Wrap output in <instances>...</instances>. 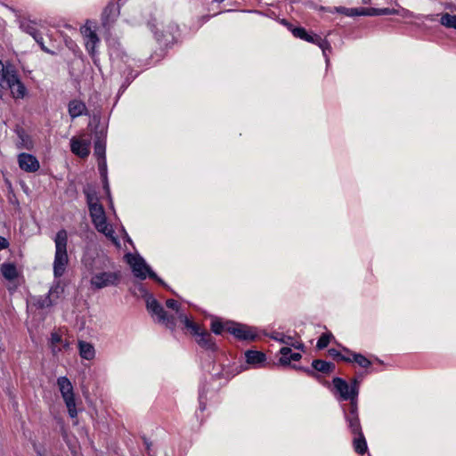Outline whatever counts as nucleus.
Here are the masks:
<instances>
[{"mask_svg":"<svg viewBox=\"0 0 456 456\" xmlns=\"http://www.w3.org/2000/svg\"><path fill=\"white\" fill-rule=\"evenodd\" d=\"M314 40H315L314 44L318 45L320 46V48H322L323 53H325L326 50L330 49V45L328 41L321 38L318 36H315Z\"/></svg>","mask_w":456,"mask_h":456,"instance_id":"obj_33","label":"nucleus"},{"mask_svg":"<svg viewBox=\"0 0 456 456\" xmlns=\"http://www.w3.org/2000/svg\"><path fill=\"white\" fill-rule=\"evenodd\" d=\"M440 23L446 28L456 29V14L448 12L442 14Z\"/></svg>","mask_w":456,"mask_h":456,"instance_id":"obj_28","label":"nucleus"},{"mask_svg":"<svg viewBox=\"0 0 456 456\" xmlns=\"http://www.w3.org/2000/svg\"><path fill=\"white\" fill-rule=\"evenodd\" d=\"M271 338L274 340H277V341L282 343V344H286L289 346H293L297 349H303V347H304V345L301 342L295 340L291 336H288V335H285V334H282L280 332H273L271 335Z\"/></svg>","mask_w":456,"mask_h":456,"instance_id":"obj_14","label":"nucleus"},{"mask_svg":"<svg viewBox=\"0 0 456 456\" xmlns=\"http://www.w3.org/2000/svg\"><path fill=\"white\" fill-rule=\"evenodd\" d=\"M70 149L75 155L80 158H86L90 153V141L73 137L70 140Z\"/></svg>","mask_w":456,"mask_h":456,"instance_id":"obj_12","label":"nucleus"},{"mask_svg":"<svg viewBox=\"0 0 456 456\" xmlns=\"http://www.w3.org/2000/svg\"><path fill=\"white\" fill-rule=\"evenodd\" d=\"M216 2H223L224 0H216Z\"/></svg>","mask_w":456,"mask_h":456,"instance_id":"obj_44","label":"nucleus"},{"mask_svg":"<svg viewBox=\"0 0 456 456\" xmlns=\"http://www.w3.org/2000/svg\"><path fill=\"white\" fill-rule=\"evenodd\" d=\"M51 345H62L63 347H67L69 344L67 342L63 343L61 336L57 332H53L51 334L50 339Z\"/></svg>","mask_w":456,"mask_h":456,"instance_id":"obj_32","label":"nucleus"},{"mask_svg":"<svg viewBox=\"0 0 456 456\" xmlns=\"http://www.w3.org/2000/svg\"><path fill=\"white\" fill-rule=\"evenodd\" d=\"M81 34L86 39V47L90 53H94L99 38L93 29L92 21L87 20L80 29Z\"/></svg>","mask_w":456,"mask_h":456,"instance_id":"obj_10","label":"nucleus"},{"mask_svg":"<svg viewBox=\"0 0 456 456\" xmlns=\"http://www.w3.org/2000/svg\"><path fill=\"white\" fill-rule=\"evenodd\" d=\"M350 405H351V410H350V412H349L348 415H358L357 414L356 398L355 399H351Z\"/></svg>","mask_w":456,"mask_h":456,"instance_id":"obj_36","label":"nucleus"},{"mask_svg":"<svg viewBox=\"0 0 456 456\" xmlns=\"http://www.w3.org/2000/svg\"><path fill=\"white\" fill-rule=\"evenodd\" d=\"M50 346H51V349H52V352L53 354H56L57 353H59L61 350V347L59 345H51L50 344Z\"/></svg>","mask_w":456,"mask_h":456,"instance_id":"obj_40","label":"nucleus"},{"mask_svg":"<svg viewBox=\"0 0 456 456\" xmlns=\"http://www.w3.org/2000/svg\"><path fill=\"white\" fill-rule=\"evenodd\" d=\"M281 358L280 362L283 365H288L291 361H298L301 359V354L299 353H291V349L289 346H284L280 350Z\"/></svg>","mask_w":456,"mask_h":456,"instance_id":"obj_17","label":"nucleus"},{"mask_svg":"<svg viewBox=\"0 0 456 456\" xmlns=\"http://www.w3.org/2000/svg\"><path fill=\"white\" fill-rule=\"evenodd\" d=\"M16 134L18 136L17 147L19 149L30 150L33 147V142L31 137L22 129L17 128Z\"/></svg>","mask_w":456,"mask_h":456,"instance_id":"obj_16","label":"nucleus"},{"mask_svg":"<svg viewBox=\"0 0 456 456\" xmlns=\"http://www.w3.org/2000/svg\"><path fill=\"white\" fill-rule=\"evenodd\" d=\"M119 280V272H101L92 276L90 283L94 289H101L109 286L118 285Z\"/></svg>","mask_w":456,"mask_h":456,"instance_id":"obj_8","label":"nucleus"},{"mask_svg":"<svg viewBox=\"0 0 456 456\" xmlns=\"http://www.w3.org/2000/svg\"><path fill=\"white\" fill-rule=\"evenodd\" d=\"M331 334L323 333L318 342H317V347L318 349H323L328 346L330 341Z\"/></svg>","mask_w":456,"mask_h":456,"instance_id":"obj_31","label":"nucleus"},{"mask_svg":"<svg viewBox=\"0 0 456 456\" xmlns=\"http://www.w3.org/2000/svg\"><path fill=\"white\" fill-rule=\"evenodd\" d=\"M86 110L85 103L80 101H71L69 103V113L72 118L83 115Z\"/></svg>","mask_w":456,"mask_h":456,"instance_id":"obj_18","label":"nucleus"},{"mask_svg":"<svg viewBox=\"0 0 456 456\" xmlns=\"http://www.w3.org/2000/svg\"><path fill=\"white\" fill-rule=\"evenodd\" d=\"M20 28L22 30H24L26 33L32 36L36 41L39 42V39L37 37V32L33 25L28 23V22H22L20 24Z\"/></svg>","mask_w":456,"mask_h":456,"instance_id":"obj_30","label":"nucleus"},{"mask_svg":"<svg viewBox=\"0 0 456 456\" xmlns=\"http://www.w3.org/2000/svg\"><path fill=\"white\" fill-rule=\"evenodd\" d=\"M92 222L99 232L103 233L106 237L110 238L115 244H118L117 239L114 236L112 227L107 223L104 209L102 205L94 206L89 208Z\"/></svg>","mask_w":456,"mask_h":456,"instance_id":"obj_4","label":"nucleus"},{"mask_svg":"<svg viewBox=\"0 0 456 456\" xmlns=\"http://www.w3.org/2000/svg\"><path fill=\"white\" fill-rule=\"evenodd\" d=\"M225 329L240 339H254L255 333L247 326L239 323H227Z\"/></svg>","mask_w":456,"mask_h":456,"instance_id":"obj_11","label":"nucleus"},{"mask_svg":"<svg viewBox=\"0 0 456 456\" xmlns=\"http://www.w3.org/2000/svg\"><path fill=\"white\" fill-rule=\"evenodd\" d=\"M350 14L351 15H366V9H362L361 11H358V9H352Z\"/></svg>","mask_w":456,"mask_h":456,"instance_id":"obj_39","label":"nucleus"},{"mask_svg":"<svg viewBox=\"0 0 456 456\" xmlns=\"http://www.w3.org/2000/svg\"><path fill=\"white\" fill-rule=\"evenodd\" d=\"M57 385L68 409L69 415L72 419L76 418L77 411L76 408L74 389L71 382L67 377H60L57 379Z\"/></svg>","mask_w":456,"mask_h":456,"instance_id":"obj_6","label":"nucleus"},{"mask_svg":"<svg viewBox=\"0 0 456 456\" xmlns=\"http://www.w3.org/2000/svg\"><path fill=\"white\" fill-rule=\"evenodd\" d=\"M126 258L127 263L132 268L133 273L135 277L144 280L147 275L151 279L157 281L158 282L163 284V281L159 279L157 274L151 270V268L147 265L144 259L136 255L127 254L126 255Z\"/></svg>","mask_w":456,"mask_h":456,"instance_id":"obj_5","label":"nucleus"},{"mask_svg":"<svg viewBox=\"0 0 456 456\" xmlns=\"http://www.w3.org/2000/svg\"><path fill=\"white\" fill-rule=\"evenodd\" d=\"M166 305L173 313L165 311L163 306L154 297H148L146 299V307L151 316L153 318L155 317L158 322L166 325L171 330L175 329L177 321H180L185 325V320H190L187 315L183 313L177 301L167 299Z\"/></svg>","mask_w":456,"mask_h":456,"instance_id":"obj_1","label":"nucleus"},{"mask_svg":"<svg viewBox=\"0 0 456 456\" xmlns=\"http://www.w3.org/2000/svg\"><path fill=\"white\" fill-rule=\"evenodd\" d=\"M18 162L20 167L22 170L29 173L37 171L40 167L39 162L36 157L28 153H20L18 156Z\"/></svg>","mask_w":456,"mask_h":456,"instance_id":"obj_13","label":"nucleus"},{"mask_svg":"<svg viewBox=\"0 0 456 456\" xmlns=\"http://www.w3.org/2000/svg\"><path fill=\"white\" fill-rule=\"evenodd\" d=\"M155 34H156L158 39L159 40V31L158 28H156Z\"/></svg>","mask_w":456,"mask_h":456,"instance_id":"obj_43","label":"nucleus"},{"mask_svg":"<svg viewBox=\"0 0 456 456\" xmlns=\"http://www.w3.org/2000/svg\"><path fill=\"white\" fill-rule=\"evenodd\" d=\"M247 362L251 364L261 363L265 361V354L259 351L248 350L245 353Z\"/></svg>","mask_w":456,"mask_h":456,"instance_id":"obj_23","label":"nucleus"},{"mask_svg":"<svg viewBox=\"0 0 456 456\" xmlns=\"http://www.w3.org/2000/svg\"><path fill=\"white\" fill-rule=\"evenodd\" d=\"M292 33L296 37L301 38L307 42L315 43V36L308 35L305 29L303 28H296L292 30Z\"/></svg>","mask_w":456,"mask_h":456,"instance_id":"obj_29","label":"nucleus"},{"mask_svg":"<svg viewBox=\"0 0 456 456\" xmlns=\"http://www.w3.org/2000/svg\"><path fill=\"white\" fill-rule=\"evenodd\" d=\"M8 247H9L8 240L5 238L0 236V250L7 248Z\"/></svg>","mask_w":456,"mask_h":456,"instance_id":"obj_38","label":"nucleus"},{"mask_svg":"<svg viewBox=\"0 0 456 456\" xmlns=\"http://www.w3.org/2000/svg\"><path fill=\"white\" fill-rule=\"evenodd\" d=\"M312 365L316 370L324 373H329L334 370L333 363L322 360H314Z\"/></svg>","mask_w":456,"mask_h":456,"instance_id":"obj_26","label":"nucleus"},{"mask_svg":"<svg viewBox=\"0 0 456 456\" xmlns=\"http://www.w3.org/2000/svg\"><path fill=\"white\" fill-rule=\"evenodd\" d=\"M116 7L114 4H108L102 12V20L104 26H109L115 16Z\"/></svg>","mask_w":456,"mask_h":456,"instance_id":"obj_21","label":"nucleus"},{"mask_svg":"<svg viewBox=\"0 0 456 456\" xmlns=\"http://www.w3.org/2000/svg\"><path fill=\"white\" fill-rule=\"evenodd\" d=\"M332 382L343 400H351L357 397L358 385L356 379L354 380L351 386L340 378L333 379Z\"/></svg>","mask_w":456,"mask_h":456,"instance_id":"obj_9","label":"nucleus"},{"mask_svg":"<svg viewBox=\"0 0 456 456\" xmlns=\"http://www.w3.org/2000/svg\"><path fill=\"white\" fill-rule=\"evenodd\" d=\"M185 327L195 337V340L200 347L207 350L216 349V344L211 334L203 329L200 325L193 322L191 320H185Z\"/></svg>","mask_w":456,"mask_h":456,"instance_id":"obj_7","label":"nucleus"},{"mask_svg":"<svg viewBox=\"0 0 456 456\" xmlns=\"http://www.w3.org/2000/svg\"><path fill=\"white\" fill-rule=\"evenodd\" d=\"M0 87L8 88L15 99H21L26 95V87L19 79L12 66H4L0 61Z\"/></svg>","mask_w":456,"mask_h":456,"instance_id":"obj_3","label":"nucleus"},{"mask_svg":"<svg viewBox=\"0 0 456 456\" xmlns=\"http://www.w3.org/2000/svg\"><path fill=\"white\" fill-rule=\"evenodd\" d=\"M379 8H368L366 9V15L368 16H375L379 15Z\"/></svg>","mask_w":456,"mask_h":456,"instance_id":"obj_37","label":"nucleus"},{"mask_svg":"<svg viewBox=\"0 0 456 456\" xmlns=\"http://www.w3.org/2000/svg\"><path fill=\"white\" fill-rule=\"evenodd\" d=\"M379 15H392V14H398L399 11L396 9H390V8H379Z\"/></svg>","mask_w":456,"mask_h":456,"instance_id":"obj_35","label":"nucleus"},{"mask_svg":"<svg viewBox=\"0 0 456 456\" xmlns=\"http://www.w3.org/2000/svg\"><path fill=\"white\" fill-rule=\"evenodd\" d=\"M224 329V326L223 325L222 322H220L218 321H213L212 322V323H211V330L215 334H221Z\"/></svg>","mask_w":456,"mask_h":456,"instance_id":"obj_34","label":"nucleus"},{"mask_svg":"<svg viewBox=\"0 0 456 456\" xmlns=\"http://www.w3.org/2000/svg\"><path fill=\"white\" fill-rule=\"evenodd\" d=\"M352 355L353 358L342 357V360L345 362H354L362 368H367L371 364L370 361L361 354H353Z\"/></svg>","mask_w":456,"mask_h":456,"instance_id":"obj_25","label":"nucleus"},{"mask_svg":"<svg viewBox=\"0 0 456 456\" xmlns=\"http://www.w3.org/2000/svg\"><path fill=\"white\" fill-rule=\"evenodd\" d=\"M353 444L356 452L359 454H364L367 451V443L362 433L355 435Z\"/></svg>","mask_w":456,"mask_h":456,"instance_id":"obj_22","label":"nucleus"},{"mask_svg":"<svg viewBox=\"0 0 456 456\" xmlns=\"http://www.w3.org/2000/svg\"><path fill=\"white\" fill-rule=\"evenodd\" d=\"M78 346H79V354L82 358L86 359V360L94 359V357L95 355V351H94V346L91 344H89L87 342L80 341Z\"/></svg>","mask_w":456,"mask_h":456,"instance_id":"obj_20","label":"nucleus"},{"mask_svg":"<svg viewBox=\"0 0 456 456\" xmlns=\"http://www.w3.org/2000/svg\"><path fill=\"white\" fill-rule=\"evenodd\" d=\"M50 305V302H44L42 305H41V307H45V306H48Z\"/></svg>","mask_w":456,"mask_h":456,"instance_id":"obj_42","label":"nucleus"},{"mask_svg":"<svg viewBox=\"0 0 456 456\" xmlns=\"http://www.w3.org/2000/svg\"><path fill=\"white\" fill-rule=\"evenodd\" d=\"M330 354L332 355V356H338L339 357L341 360H342V357H344L343 355H341L337 350L335 349H330Z\"/></svg>","mask_w":456,"mask_h":456,"instance_id":"obj_41","label":"nucleus"},{"mask_svg":"<svg viewBox=\"0 0 456 456\" xmlns=\"http://www.w3.org/2000/svg\"><path fill=\"white\" fill-rule=\"evenodd\" d=\"M1 273L8 281H13L18 277V272L14 264L4 263L1 265Z\"/></svg>","mask_w":456,"mask_h":456,"instance_id":"obj_19","label":"nucleus"},{"mask_svg":"<svg viewBox=\"0 0 456 456\" xmlns=\"http://www.w3.org/2000/svg\"><path fill=\"white\" fill-rule=\"evenodd\" d=\"M94 155L99 158V168L105 171L106 159H105V142L98 139L94 142Z\"/></svg>","mask_w":456,"mask_h":456,"instance_id":"obj_15","label":"nucleus"},{"mask_svg":"<svg viewBox=\"0 0 456 456\" xmlns=\"http://www.w3.org/2000/svg\"><path fill=\"white\" fill-rule=\"evenodd\" d=\"M346 420L353 434L357 435L359 433H362L358 415H347Z\"/></svg>","mask_w":456,"mask_h":456,"instance_id":"obj_27","label":"nucleus"},{"mask_svg":"<svg viewBox=\"0 0 456 456\" xmlns=\"http://www.w3.org/2000/svg\"><path fill=\"white\" fill-rule=\"evenodd\" d=\"M84 192L86 194V201H87L89 208H93L94 206H100L101 205L99 203L98 195H97V193H96V191H94V188L88 186V187H86L84 190Z\"/></svg>","mask_w":456,"mask_h":456,"instance_id":"obj_24","label":"nucleus"},{"mask_svg":"<svg viewBox=\"0 0 456 456\" xmlns=\"http://www.w3.org/2000/svg\"><path fill=\"white\" fill-rule=\"evenodd\" d=\"M55 253L53 264V275L55 278L61 277L69 265V255L67 251L68 232L65 229L60 230L54 237Z\"/></svg>","mask_w":456,"mask_h":456,"instance_id":"obj_2","label":"nucleus"}]
</instances>
